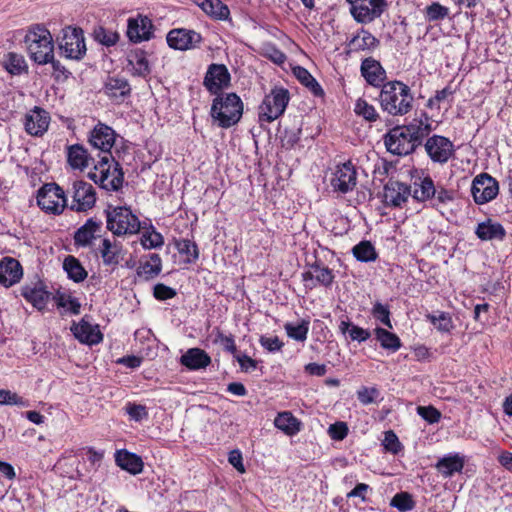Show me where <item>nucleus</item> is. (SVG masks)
Segmentation results:
<instances>
[{
  "label": "nucleus",
  "instance_id": "1",
  "mask_svg": "<svg viewBox=\"0 0 512 512\" xmlns=\"http://www.w3.org/2000/svg\"><path fill=\"white\" fill-rule=\"evenodd\" d=\"M431 126L422 121H414L407 126H398L385 137L387 150L395 155H408L429 135Z\"/></svg>",
  "mask_w": 512,
  "mask_h": 512
},
{
  "label": "nucleus",
  "instance_id": "2",
  "mask_svg": "<svg viewBox=\"0 0 512 512\" xmlns=\"http://www.w3.org/2000/svg\"><path fill=\"white\" fill-rule=\"evenodd\" d=\"M383 111L392 116H403L413 108L411 89L401 81L384 83L379 95Z\"/></svg>",
  "mask_w": 512,
  "mask_h": 512
},
{
  "label": "nucleus",
  "instance_id": "3",
  "mask_svg": "<svg viewBox=\"0 0 512 512\" xmlns=\"http://www.w3.org/2000/svg\"><path fill=\"white\" fill-rule=\"evenodd\" d=\"M24 43L31 60L39 65L48 64L53 59L54 41L50 31L43 25L28 28Z\"/></svg>",
  "mask_w": 512,
  "mask_h": 512
},
{
  "label": "nucleus",
  "instance_id": "4",
  "mask_svg": "<svg viewBox=\"0 0 512 512\" xmlns=\"http://www.w3.org/2000/svg\"><path fill=\"white\" fill-rule=\"evenodd\" d=\"M243 114V103L235 93H228L213 100L211 116L221 128L237 124Z\"/></svg>",
  "mask_w": 512,
  "mask_h": 512
},
{
  "label": "nucleus",
  "instance_id": "5",
  "mask_svg": "<svg viewBox=\"0 0 512 512\" xmlns=\"http://www.w3.org/2000/svg\"><path fill=\"white\" fill-rule=\"evenodd\" d=\"M111 160H113L111 154L101 156L94 166V170L89 172L88 176L101 188L107 191H117L123 184V172L118 163L111 167Z\"/></svg>",
  "mask_w": 512,
  "mask_h": 512
},
{
  "label": "nucleus",
  "instance_id": "6",
  "mask_svg": "<svg viewBox=\"0 0 512 512\" xmlns=\"http://www.w3.org/2000/svg\"><path fill=\"white\" fill-rule=\"evenodd\" d=\"M107 229L116 236L133 235L140 231L138 217L128 207H113L106 210Z\"/></svg>",
  "mask_w": 512,
  "mask_h": 512
},
{
  "label": "nucleus",
  "instance_id": "7",
  "mask_svg": "<svg viewBox=\"0 0 512 512\" xmlns=\"http://www.w3.org/2000/svg\"><path fill=\"white\" fill-rule=\"evenodd\" d=\"M289 92L284 88H274L267 94L258 109V117L261 123H271L278 119L284 112L289 102Z\"/></svg>",
  "mask_w": 512,
  "mask_h": 512
},
{
  "label": "nucleus",
  "instance_id": "8",
  "mask_svg": "<svg viewBox=\"0 0 512 512\" xmlns=\"http://www.w3.org/2000/svg\"><path fill=\"white\" fill-rule=\"evenodd\" d=\"M58 45L62 55L68 59L80 60L86 54L85 38L81 28L65 27Z\"/></svg>",
  "mask_w": 512,
  "mask_h": 512
},
{
  "label": "nucleus",
  "instance_id": "9",
  "mask_svg": "<svg viewBox=\"0 0 512 512\" xmlns=\"http://www.w3.org/2000/svg\"><path fill=\"white\" fill-rule=\"evenodd\" d=\"M38 206L47 213L60 214L68 207L63 189L55 183L45 184L37 195Z\"/></svg>",
  "mask_w": 512,
  "mask_h": 512
},
{
  "label": "nucleus",
  "instance_id": "10",
  "mask_svg": "<svg viewBox=\"0 0 512 512\" xmlns=\"http://www.w3.org/2000/svg\"><path fill=\"white\" fill-rule=\"evenodd\" d=\"M350 4V13L361 24L373 22L379 18L386 6V0H346Z\"/></svg>",
  "mask_w": 512,
  "mask_h": 512
},
{
  "label": "nucleus",
  "instance_id": "11",
  "mask_svg": "<svg viewBox=\"0 0 512 512\" xmlns=\"http://www.w3.org/2000/svg\"><path fill=\"white\" fill-rule=\"evenodd\" d=\"M71 203L68 207L76 212H86L94 207L96 203V192L94 187L83 180L75 181L70 190Z\"/></svg>",
  "mask_w": 512,
  "mask_h": 512
},
{
  "label": "nucleus",
  "instance_id": "12",
  "mask_svg": "<svg viewBox=\"0 0 512 512\" xmlns=\"http://www.w3.org/2000/svg\"><path fill=\"white\" fill-rule=\"evenodd\" d=\"M499 192V185L496 179L487 173L477 175L471 186V194L477 204H485L492 201Z\"/></svg>",
  "mask_w": 512,
  "mask_h": 512
},
{
  "label": "nucleus",
  "instance_id": "13",
  "mask_svg": "<svg viewBox=\"0 0 512 512\" xmlns=\"http://www.w3.org/2000/svg\"><path fill=\"white\" fill-rule=\"evenodd\" d=\"M166 40L170 48L186 51L199 47L202 42V36L194 30L176 28L168 32Z\"/></svg>",
  "mask_w": 512,
  "mask_h": 512
},
{
  "label": "nucleus",
  "instance_id": "14",
  "mask_svg": "<svg viewBox=\"0 0 512 512\" xmlns=\"http://www.w3.org/2000/svg\"><path fill=\"white\" fill-rule=\"evenodd\" d=\"M425 150L434 163L445 164L454 154V145L448 138L434 135L427 139Z\"/></svg>",
  "mask_w": 512,
  "mask_h": 512
},
{
  "label": "nucleus",
  "instance_id": "15",
  "mask_svg": "<svg viewBox=\"0 0 512 512\" xmlns=\"http://www.w3.org/2000/svg\"><path fill=\"white\" fill-rule=\"evenodd\" d=\"M50 120V114L45 109L35 106L24 116V129L30 136L41 137L48 130Z\"/></svg>",
  "mask_w": 512,
  "mask_h": 512
},
{
  "label": "nucleus",
  "instance_id": "16",
  "mask_svg": "<svg viewBox=\"0 0 512 512\" xmlns=\"http://www.w3.org/2000/svg\"><path fill=\"white\" fill-rule=\"evenodd\" d=\"M356 183L357 172L350 161L336 167L331 179V185L334 190L347 193L355 188Z\"/></svg>",
  "mask_w": 512,
  "mask_h": 512
},
{
  "label": "nucleus",
  "instance_id": "17",
  "mask_svg": "<svg viewBox=\"0 0 512 512\" xmlns=\"http://www.w3.org/2000/svg\"><path fill=\"white\" fill-rule=\"evenodd\" d=\"M115 131L102 123L97 124L90 133L89 142L90 144L101 151L102 156L111 154V148L115 143Z\"/></svg>",
  "mask_w": 512,
  "mask_h": 512
},
{
  "label": "nucleus",
  "instance_id": "18",
  "mask_svg": "<svg viewBox=\"0 0 512 512\" xmlns=\"http://www.w3.org/2000/svg\"><path fill=\"white\" fill-rule=\"evenodd\" d=\"M152 21L143 15L130 17L127 21V37L134 43L149 40L153 34Z\"/></svg>",
  "mask_w": 512,
  "mask_h": 512
},
{
  "label": "nucleus",
  "instance_id": "19",
  "mask_svg": "<svg viewBox=\"0 0 512 512\" xmlns=\"http://www.w3.org/2000/svg\"><path fill=\"white\" fill-rule=\"evenodd\" d=\"M230 82V74L223 64H211L204 78V86L213 94L219 93Z\"/></svg>",
  "mask_w": 512,
  "mask_h": 512
},
{
  "label": "nucleus",
  "instance_id": "20",
  "mask_svg": "<svg viewBox=\"0 0 512 512\" xmlns=\"http://www.w3.org/2000/svg\"><path fill=\"white\" fill-rule=\"evenodd\" d=\"M23 276V268L18 260L4 257L0 260V284L9 288L18 283Z\"/></svg>",
  "mask_w": 512,
  "mask_h": 512
},
{
  "label": "nucleus",
  "instance_id": "21",
  "mask_svg": "<svg viewBox=\"0 0 512 512\" xmlns=\"http://www.w3.org/2000/svg\"><path fill=\"white\" fill-rule=\"evenodd\" d=\"M71 332L80 342L93 345L102 341L103 335L97 325H92L85 319L71 326Z\"/></svg>",
  "mask_w": 512,
  "mask_h": 512
},
{
  "label": "nucleus",
  "instance_id": "22",
  "mask_svg": "<svg viewBox=\"0 0 512 512\" xmlns=\"http://www.w3.org/2000/svg\"><path fill=\"white\" fill-rule=\"evenodd\" d=\"M361 74L372 86H383L386 72L381 64L373 58H366L361 64Z\"/></svg>",
  "mask_w": 512,
  "mask_h": 512
},
{
  "label": "nucleus",
  "instance_id": "23",
  "mask_svg": "<svg viewBox=\"0 0 512 512\" xmlns=\"http://www.w3.org/2000/svg\"><path fill=\"white\" fill-rule=\"evenodd\" d=\"M409 194V187L405 184L389 181L384 186L383 199L385 204L397 207L407 200Z\"/></svg>",
  "mask_w": 512,
  "mask_h": 512
},
{
  "label": "nucleus",
  "instance_id": "24",
  "mask_svg": "<svg viewBox=\"0 0 512 512\" xmlns=\"http://www.w3.org/2000/svg\"><path fill=\"white\" fill-rule=\"evenodd\" d=\"M180 363L189 370H200L211 364V357L200 348H190L180 357Z\"/></svg>",
  "mask_w": 512,
  "mask_h": 512
},
{
  "label": "nucleus",
  "instance_id": "25",
  "mask_svg": "<svg viewBox=\"0 0 512 512\" xmlns=\"http://www.w3.org/2000/svg\"><path fill=\"white\" fill-rule=\"evenodd\" d=\"M49 295L41 282L27 284L22 287V296L38 310L46 307Z\"/></svg>",
  "mask_w": 512,
  "mask_h": 512
},
{
  "label": "nucleus",
  "instance_id": "26",
  "mask_svg": "<svg viewBox=\"0 0 512 512\" xmlns=\"http://www.w3.org/2000/svg\"><path fill=\"white\" fill-rule=\"evenodd\" d=\"M127 69L138 77H146L150 74V65L146 52L141 49L130 51L127 55Z\"/></svg>",
  "mask_w": 512,
  "mask_h": 512
},
{
  "label": "nucleus",
  "instance_id": "27",
  "mask_svg": "<svg viewBox=\"0 0 512 512\" xmlns=\"http://www.w3.org/2000/svg\"><path fill=\"white\" fill-rule=\"evenodd\" d=\"M102 222L95 218L88 219L84 225L77 229L74 235V241L77 245L88 246L101 231Z\"/></svg>",
  "mask_w": 512,
  "mask_h": 512
},
{
  "label": "nucleus",
  "instance_id": "28",
  "mask_svg": "<svg viewBox=\"0 0 512 512\" xmlns=\"http://www.w3.org/2000/svg\"><path fill=\"white\" fill-rule=\"evenodd\" d=\"M475 234L482 241H502L506 235V231L500 223L493 222L491 219H488L477 225Z\"/></svg>",
  "mask_w": 512,
  "mask_h": 512
},
{
  "label": "nucleus",
  "instance_id": "29",
  "mask_svg": "<svg viewBox=\"0 0 512 512\" xmlns=\"http://www.w3.org/2000/svg\"><path fill=\"white\" fill-rule=\"evenodd\" d=\"M67 162L71 168L83 171L93 162V158L82 145L74 144L67 148Z\"/></svg>",
  "mask_w": 512,
  "mask_h": 512
},
{
  "label": "nucleus",
  "instance_id": "30",
  "mask_svg": "<svg viewBox=\"0 0 512 512\" xmlns=\"http://www.w3.org/2000/svg\"><path fill=\"white\" fill-rule=\"evenodd\" d=\"M208 16L217 20H226L229 18L230 11L227 5L221 0H193Z\"/></svg>",
  "mask_w": 512,
  "mask_h": 512
},
{
  "label": "nucleus",
  "instance_id": "31",
  "mask_svg": "<svg viewBox=\"0 0 512 512\" xmlns=\"http://www.w3.org/2000/svg\"><path fill=\"white\" fill-rule=\"evenodd\" d=\"M104 91L110 98L116 101H123L130 94L131 87L124 78L109 77L105 83Z\"/></svg>",
  "mask_w": 512,
  "mask_h": 512
},
{
  "label": "nucleus",
  "instance_id": "32",
  "mask_svg": "<svg viewBox=\"0 0 512 512\" xmlns=\"http://www.w3.org/2000/svg\"><path fill=\"white\" fill-rule=\"evenodd\" d=\"M379 41L367 30L362 29L359 34L355 35L349 42V48L351 51L359 52L372 50L376 48Z\"/></svg>",
  "mask_w": 512,
  "mask_h": 512
},
{
  "label": "nucleus",
  "instance_id": "33",
  "mask_svg": "<svg viewBox=\"0 0 512 512\" xmlns=\"http://www.w3.org/2000/svg\"><path fill=\"white\" fill-rule=\"evenodd\" d=\"M116 463L122 469H125L132 474H138L143 470V462L141 458L127 451L117 452Z\"/></svg>",
  "mask_w": 512,
  "mask_h": 512
},
{
  "label": "nucleus",
  "instance_id": "34",
  "mask_svg": "<svg viewBox=\"0 0 512 512\" xmlns=\"http://www.w3.org/2000/svg\"><path fill=\"white\" fill-rule=\"evenodd\" d=\"M464 466V461L459 455H449L440 459L437 464V470L444 477H451L457 472H461Z\"/></svg>",
  "mask_w": 512,
  "mask_h": 512
},
{
  "label": "nucleus",
  "instance_id": "35",
  "mask_svg": "<svg viewBox=\"0 0 512 512\" xmlns=\"http://www.w3.org/2000/svg\"><path fill=\"white\" fill-rule=\"evenodd\" d=\"M3 67L12 75H20L27 72L28 65L23 55L9 52L2 61Z\"/></svg>",
  "mask_w": 512,
  "mask_h": 512
},
{
  "label": "nucleus",
  "instance_id": "36",
  "mask_svg": "<svg viewBox=\"0 0 512 512\" xmlns=\"http://www.w3.org/2000/svg\"><path fill=\"white\" fill-rule=\"evenodd\" d=\"M63 269L67 273L69 279L74 282H82L87 277V272L78 259L74 256H67L63 262Z\"/></svg>",
  "mask_w": 512,
  "mask_h": 512
},
{
  "label": "nucleus",
  "instance_id": "37",
  "mask_svg": "<svg viewBox=\"0 0 512 512\" xmlns=\"http://www.w3.org/2000/svg\"><path fill=\"white\" fill-rule=\"evenodd\" d=\"M274 424L287 435H294L300 430L299 422L291 412L279 413L274 420Z\"/></svg>",
  "mask_w": 512,
  "mask_h": 512
},
{
  "label": "nucleus",
  "instance_id": "38",
  "mask_svg": "<svg viewBox=\"0 0 512 512\" xmlns=\"http://www.w3.org/2000/svg\"><path fill=\"white\" fill-rule=\"evenodd\" d=\"M376 339L380 342L383 349L396 352L401 347L400 338L384 328L377 327L375 330Z\"/></svg>",
  "mask_w": 512,
  "mask_h": 512
},
{
  "label": "nucleus",
  "instance_id": "39",
  "mask_svg": "<svg viewBox=\"0 0 512 512\" xmlns=\"http://www.w3.org/2000/svg\"><path fill=\"white\" fill-rule=\"evenodd\" d=\"M103 263L108 266H116L120 261V248L109 239H104L101 247Z\"/></svg>",
  "mask_w": 512,
  "mask_h": 512
},
{
  "label": "nucleus",
  "instance_id": "40",
  "mask_svg": "<svg viewBox=\"0 0 512 512\" xmlns=\"http://www.w3.org/2000/svg\"><path fill=\"white\" fill-rule=\"evenodd\" d=\"M436 186L430 177H425L420 180V183H415L413 197L419 201L431 200L435 194Z\"/></svg>",
  "mask_w": 512,
  "mask_h": 512
},
{
  "label": "nucleus",
  "instance_id": "41",
  "mask_svg": "<svg viewBox=\"0 0 512 512\" xmlns=\"http://www.w3.org/2000/svg\"><path fill=\"white\" fill-rule=\"evenodd\" d=\"M309 324L310 322L305 319L301 320L297 324L287 322L284 325V329L290 338L296 341L303 342L307 339V335L309 332Z\"/></svg>",
  "mask_w": 512,
  "mask_h": 512
},
{
  "label": "nucleus",
  "instance_id": "42",
  "mask_svg": "<svg viewBox=\"0 0 512 512\" xmlns=\"http://www.w3.org/2000/svg\"><path fill=\"white\" fill-rule=\"evenodd\" d=\"M175 246L181 255L186 256V263H194L199 258V251L195 242L189 239H180L175 242Z\"/></svg>",
  "mask_w": 512,
  "mask_h": 512
},
{
  "label": "nucleus",
  "instance_id": "43",
  "mask_svg": "<svg viewBox=\"0 0 512 512\" xmlns=\"http://www.w3.org/2000/svg\"><path fill=\"white\" fill-rule=\"evenodd\" d=\"M354 257L362 262L374 261L377 258V253L374 246L369 241H361L352 249Z\"/></svg>",
  "mask_w": 512,
  "mask_h": 512
},
{
  "label": "nucleus",
  "instance_id": "44",
  "mask_svg": "<svg viewBox=\"0 0 512 512\" xmlns=\"http://www.w3.org/2000/svg\"><path fill=\"white\" fill-rule=\"evenodd\" d=\"M294 73L297 79L306 87H308L314 95H322L323 89L316 81V79L309 73V71L303 67H297L294 69Z\"/></svg>",
  "mask_w": 512,
  "mask_h": 512
},
{
  "label": "nucleus",
  "instance_id": "45",
  "mask_svg": "<svg viewBox=\"0 0 512 512\" xmlns=\"http://www.w3.org/2000/svg\"><path fill=\"white\" fill-rule=\"evenodd\" d=\"M455 199V192L453 190H448L443 186H437L435 189V194L431 198L433 207L437 209H441L447 207L451 204Z\"/></svg>",
  "mask_w": 512,
  "mask_h": 512
},
{
  "label": "nucleus",
  "instance_id": "46",
  "mask_svg": "<svg viewBox=\"0 0 512 512\" xmlns=\"http://www.w3.org/2000/svg\"><path fill=\"white\" fill-rule=\"evenodd\" d=\"M93 35L97 42L107 47L115 45L119 40V34L116 31L102 26L95 28Z\"/></svg>",
  "mask_w": 512,
  "mask_h": 512
},
{
  "label": "nucleus",
  "instance_id": "47",
  "mask_svg": "<svg viewBox=\"0 0 512 512\" xmlns=\"http://www.w3.org/2000/svg\"><path fill=\"white\" fill-rule=\"evenodd\" d=\"M313 272L316 285L329 287L334 281V274L331 269L320 264H313Z\"/></svg>",
  "mask_w": 512,
  "mask_h": 512
},
{
  "label": "nucleus",
  "instance_id": "48",
  "mask_svg": "<svg viewBox=\"0 0 512 512\" xmlns=\"http://www.w3.org/2000/svg\"><path fill=\"white\" fill-rule=\"evenodd\" d=\"M140 243L144 249L159 248L164 244V238L161 233L152 229L142 234Z\"/></svg>",
  "mask_w": 512,
  "mask_h": 512
},
{
  "label": "nucleus",
  "instance_id": "49",
  "mask_svg": "<svg viewBox=\"0 0 512 512\" xmlns=\"http://www.w3.org/2000/svg\"><path fill=\"white\" fill-rule=\"evenodd\" d=\"M390 505L401 512H407L415 507V502L409 493L400 492L392 498Z\"/></svg>",
  "mask_w": 512,
  "mask_h": 512
},
{
  "label": "nucleus",
  "instance_id": "50",
  "mask_svg": "<svg viewBox=\"0 0 512 512\" xmlns=\"http://www.w3.org/2000/svg\"><path fill=\"white\" fill-rule=\"evenodd\" d=\"M427 318L439 331L449 332L453 327L451 317L448 313L437 312L436 314L428 315Z\"/></svg>",
  "mask_w": 512,
  "mask_h": 512
},
{
  "label": "nucleus",
  "instance_id": "51",
  "mask_svg": "<svg viewBox=\"0 0 512 512\" xmlns=\"http://www.w3.org/2000/svg\"><path fill=\"white\" fill-rule=\"evenodd\" d=\"M142 273L145 274L147 277H154L157 276L162 269V260L161 257L153 253L149 256V260L146 261L142 266Z\"/></svg>",
  "mask_w": 512,
  "mask_h": 512
},
{
  "label": "nucleus",
  "instance_id": "52",
  "mask_svg": "<svg viewBox=\"0 0 512 512\" xmlns=\"http://www.w3.org/2000/svg\"><path fill=\"white\" fill-rule=\"evenodd\" d=\"M449 14V9L438 2H434L427 6L425 9V17L428 21H438L446 18Z\"/></svg>",
  "mask_w": 512,
  "mask_h": 512
},
{
  "label": "nucleus",
  "instance_id": "53",
  "mask_svg": "<svg viewBox=\"0 0 512 512\" xmlns=\"http://www.w3.org/2000/svg\"><path fill=\"white\" fill-rule=\"evenodd\" d=\"M56 304L58 307L70 311L72 314L77 315L80 313L81 304L78 299L70 295L60 294L56 297Z\"/></svg>",
  "mask_w": 512,
  "mask_h": 512
},
{
  "label": "nucleus",
  "instance_id": "54",
  "mask_svg": "<svg viewBox=\"0 0 512 512\" xmlns=\"http://www.w3.org/2000/svg\"><path fill=\"white\" fill-rule=\"evenodd\" d=\"M355 112L368 121H375L378 117V113L374 106L370 105L363 99L357 100L355 105Z\"/></svg>",
  "mask_w": 512,
  "mask_h": 512
},
{
  "label": "nucleus",
  "instance_id": "55",
  "mask_svg": "<svg viewBox=\"0 0 512 512\" xmlns=\"http://www.w3.org/2000/svg\"><path fill=\"white\" fill-rule=\"evenodd\" d=\"M383 446L385 450L393 454H397L402 450V444L392 430L384 433Z\"/></svg>",
  "mask_w": 512,
  "mask_h": 512
},
{
  "label": "nucleus",
  "instance_id": "56",
  "mask_svg": "<svg viewBox=\"0 0 512 512\" xmlns=\"http://www.w3.org/2000/svg\"><path fill=\"white\" fill-rule=\"evenodd\" d=\"M372 315L374 316V318L379 320L383 325L387 326L390 329L392 328V323L390 320V311L387 306H384L379 302L375 303L372 309Z\"/></svg>",
  "mask_w": 512,
  "mask_h": 512
},
{
  "label": "nucleus",
  "instance_id": "57",
  "mask_svg": "<svg viewBox=\"0 0 512 512\" xmlns=\"http://www.w3.org/2000/svg\"><path fill=\"white\" fill-rule=\"evenodd\" d=\"M417 413L430 424L439 422L441 413L433 406H419Z\"/></svg>",
  "mask_w": 512,
  "mask_h": 512
},
{
  "label": "nucleus",
  "instance_id": "58",
  "mask_svg": "<svg viewBox=\"0 0 512 512\" xmlns=\"http://www.w3.org/2000/svg\"><path fill=\"white\" fill-rule=\"evenodd\" d=\"M0 404L24 406L25 402L23 398L18 396L16 393L5 389H0Z\"/></svg>",
  "mask_w": 512,
  "mask_h": 512
},
{
  "label": "nucleus",
  "instance_id": "59",
  "mask_svg": "<svg viewBox=\"0 0 512 512\" xmlns=\"http://www.w3.org/2000/svg\"><path fill=\"white\" fill-rule=\"evenodd\" d=\"M378 394L376 388L362 387L357 391V398L362 404L368 405L375 401Z\"/></svg>",
  "mask_w": 512,
  "mask_h": 512
},
{
  "label": "nucleus",
  "instance_id": "60",
  "mask_svg": "<svg viewBox=\"0 0 512 512\" xmlns=\"http://www.w3.org/2000/svg\"><path fill=\"white\" fill-rule=\"evenodd\" d=\"M329 435L334 440H343L348 434V426L345 422H336L329 427Z\"/></svg>",
  "mask_w": 512,
  "mask_h": 512
},
{
  "label": "nucleus",
  "instance_id": "61",
  "mask_svg": "<svg viewBox=\"0 0 512 512\" xmlns=\"http://www.w3.org/2000/svg\"><path fill=\"white\" fill-rule=\"evenodd\" d=\"M153 295L158 300H168L176 295V291L165 284L158 283L154 286Z\"/></svg>",
  "mask_w": 512,
  "mask_h": 512
},
{
  "label": "nucleus",
  "instance_id": "62",
  "mask_svg": "<svg viewBox=\"0 0 512 512\" xmlns=\"http://www.w3.org/2000/svg\"><path fill=\"white\" fill-rule=\"evenodd\" d=\"M126 412L130 418L135 421H141L148 417L146 407L143 405L128 404L126 407Z\"/></svg>",
  "mask_w": 512,
  "mask_h": 512
},
{
  "label": "nucleus",
  "instance_id": "63",
  "mask_svg": "<svg viewBox=\"0 0 512 512\" xmlns=\"http://www.w3.org/2000/svg\"><path fill=\"white\" fill-rule=\"evenodd\" d=\"M260 344L269 352H275L281 350L283 342L277 337H265L260 338Z\"/></svg>",
  "mask_w": 512,
  "mask_h": 512
},
{
  "label": "nucleus",
  "instance_id": "64",
  "mask_svg": "<svg viewBox=\"0 0 512 512\" xmlns=\"http://www.w3.org/2000/svg\"><path fill=\"white\" fill-rule=\"evenodd\" d=\"M369 330L354 325L351 327L349 337L352 341L364 342L370 338Z\"/></svg>",
  "mask_w": 512,
  "mask_h": 512
}]
</instances>
